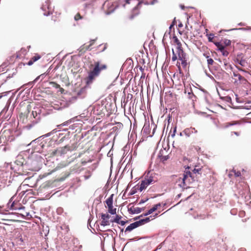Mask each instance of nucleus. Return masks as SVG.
<instances>
[{
  "label": "nucleus",
  "instance_id": "e433bc0d",
  "mask_svg": "<svg viewBox=\"0 0 251 251\" xmlns=\"http://www.w3.org/2000/svg\"><path fill=\"white\" fill-rule=\"evenodd\" d=\"M201 168H198V169L194 168L192 170V173H194V174H195V175H196V174L201 175V173L200 172L201 171Z\"/></svg>",
  "mask_w": 251,
  "mask_h": 251
},
{
  "label": "nucleus",
  "instance_id": "49530a36",
  "mask_svg": "<svg viewBox=\"0 0 251 251\" xmlns=\"http://www.w3.org/2000/svg\"><path fill=\"white\" fill-rule=\"evenodd\" d=\"M220 51L222 52V55L224 56H227L229 54V52L227 50H225V48H224L223 50Z\"/></svg>",
  "mask_w": 251,
  "mask_h": 251
},
{
  "label": "nucleus",
  "instance_id": "b1692460",
  "mask_svg": "<svg viewBox=\"0 0 251 251\" xmlns=\"http://www.w3.org/2000/svg\"><path fill=\"white\" fill-rule=\"evenodd\" d=\"M137 228L134 222L130 224L128 226L126 227L125 230V233H126V232H130L133 229Z\"/></svg>",
  "mask_w": 251,
  "mask_h": 251
},
{
  "label": "nucleus",
  "instance_id": "6e6d98bb",
  "mask_svg": "<svg viewBox=\"0 0 251 251\" xmlns=\"http://www.w3.org/2000/svg\"><path fill=\"white\" fill-rule=\"evenodd\" d=\"M151 217V216H150L149 217H146V218L143 219V220L144 221V224L147 223L150 221V218Z\"/></svg>",
  "mask_w": 251,
  "mask_h": 251
},
{
  "label": "nucleus",
  "instance_id": "9b49d317",
  "mask_svg": "<svg viewBox=\"0 0 251 251\" xmlns=\"http://www.w3.org/2000/svg\"><path fill=\"white\" fill-rule=\"evenodd\" d=\"M190 168V167L189 166H187V168H186L185 171L183 174V178H182V182L178 184V186L183 189H185V186H186V181H187V179L189 177H193V178H194V177L192 176L193 175L192 172L189 170Z\"/></svg>",
  "mask_w": 251,
  "mask_h": 251
},
{
  "label": "nucleus",
  "instance_id": "4c0bfd02",
  "mask_svg": "<svg viewBox=\"0 0 251 251\" xmlns=\"http://www.w3.org/2000/svg\"><path fill=\"white\" fill-rule=\"evenodd\" d=\"M8 108H9V106L5 105V106L4 107V108L0 112V116L4 115L6 113V112L8 111Z\"/></svg>",
  "mask_w": 251,
  "mask_h": 251
},
{
  "label": "nucleus",
  "instance_id": "c9c22d12",
  "mask_svg": "<svg viewBox=\"0 0 251 251\" xmlns=\"http://www.w3.org/2000/svg\"><path fill=\"white\" fill-rule=\"evenodd\" d=\"M192 174L193 175H192V176H193L194 178H193V177H190L191 181H194V182L198 181V179L200 177V176H199L200 175L196 174V175H195V174H194V173H192Z\"/></svg>",
  "mask_w": 251,
  "mask_h": 251
},
{
  "label": "nucleus",
  "instance_id": "603ef678",
  "mask_svg": "<svg viewBox=\"0 0 251 251\" xmlns=\"http://www.w3.org/2000/svg\"><path fill=\"white\" fill-rule=\"evenodd\" d=\"M207 58H208L207 60V64L208 65H212L214 62L213 59H212L211 58H209L208 57H207Z\"/></svg>",
  "mask_w": 251,
  "mask_h": 251
},
{
  "label": "nucleus",
  "instance_id": "c756f323",
  "mask_svg": "<svg viewBox=\"0 0 251 251\" xmlns=\"http://www.w3.org/2000/svg\"><path fill=\"white\" fill-rule=\"evenodd\" d=\"M139 186H138L137 187H136V186H135L134 188H133L130 190V191L129 192V193L128 194V196H132V195H133L134 194H135V193H136L137 190H139Z\"/></svg>",
  "mask_w": 251,
  "mask_h": 251
},
{
  "label": "nucleus",
  "instance_id": "13d9d810",
  "mask_svg": "<svg viewBox=\"0 0 251 251\" xmlns=\"http://www.w3.org/2000/svg\"><path fill=\"white\" fill-rule=\"evenodd\" d=\"M8 94V92H4L0 94V99L4 96H6Z\"/></svg>",
  "mask_w": 251,
  "mask_h": 251
},
{
  "label": "nucleus",
  "instance_id": "1a4fd4ad",
  "mask_svg": "<svg viewBox=\"0 0 251 251\" xmlns=\"http://www.w3.org/2000/svg\"><path fill=\"white\" fill-rule=\"evenodd\" d=\"M106 111L105 106L102 103H98L95 105L91 111V113L94 115L102 117L105 115Z\"/></svg>",
  "mask_w": 251,
  "mask_h": 251
},
{
  "label": "nucleus",
  "instance_id": "0eeeda50",
  "mask_svg": "<svg viewBox=\"0 0 251 251\" xmlns=\"http://www.w3.org/2000/svg\"><path fill=\"white\" fill-rule=\"evenodd\" d=\"M138 3L137 5L134 7L132 11L131 14L129 16V18L130 20L133 19L136 16L139 15L140 11L139 9L141 7V5L142 4H144L145 5H153L154 3H156L157 2V0H153L150 2H149L147 1H144L142 0H138Z\"/></svg>",
  "mask_w": 251,
  "mask_h": 251
},
{
  "label": "nucleus",
  "instance_id": "bf43d9fd",
  "mask_svg": "<svg viewBox=\"0 0 251 251\" xmlns=\"http://www.w3.org/2000/svg\"><path fill=\"white\" fill-rule=\"evenodd\" d=\"M70 123H71V120H69V121H66L65 123H64L62 125H60L57 126H60L61 125H62L63 126H67Z\"/></svg>",
  "mask_w": 251,
  "mask_h": 251
},
{
  "label": "nucleus",
  "instance_id": "774afa93",
  "mask_svg": "<svg viewBox=\"0 0 251 251\" xmlns=\"http://www.w3.org/2000/svg\"><path fill=\"white\" fill-rule=\"evenodd\" d=\"M34 62L32 59H31L27 63V64L29 66H30L32 65Z\"/></svg>",
  "mask_w": 251,
  "mask_h": 251
},
{
  "label": "nucleus",
  "instance_id": "0e129e2a",
  "mask_svg": "<svg viewBox=\"0 0 251 251\" xmlns=\"http://www.w3.org/2000/svg\"><path fill=\"white\" fill-rule=\"evenodd\" d=\"M176 126H175V127H174V128L173 132V133L171 134V136H172V137H173H173H175V133H176Z\"/></svg>",
  "mask_w": 251,
  "mask_h": 251
},
{
  "label": "nucleus",
  "instance_id": "aec40b11",
  "mask_svg": "<svg viewBox=\"0 0 251 251\" xmlns=\"http://www.w3.org/2000/svg\"><path fill=\"white\" fill-rule=\"evenodd\" d=\"M242 54H238L237 58H236L235 62L238 63L242 66H245V63H246L245 60L243 59L242 57Z\"/></svg>",
  "mask_w": 251,
  "mask_h": 251
},
{
  "label": "nucleus",
  "instance_id": "cd10ccee",
  "mask_svg": "<svg viewBox=\"0 0 251 251\" xmlns=\"http://www.w3.org/2000/svg\"><path fill=\"white\" fill-rule=\"evenodd\" d=\"M47 75V74L46 73L41 74V75H40L39 76L37 77L34 79V80L33 81V82H35L37 81L39 79H40V80L42 81L45 77V76Z\"/></svg>",
  "mask_w": 251,
  "mask_h": 251
},
{
  "label": "nucleus",
  "instance_id": "f03ea898",
  "mask_svg": "<svg viewBox=\"0 0 251 251\" xmlns=\"http://www.w3.org/2000/svg\"><path fill=\"white\" fill-rule=\"evenodd\" d=\"M25 167L24 162L18 160H16L14 165H11L10 168L13 171V174L12 173L13 177H18L26 176L27 173L24 170Z\"/></svg>",
  "mask_w": 251,
  "mask_h": 251
},
{
  "label": "nucleus",
  "instance_id": "f704fd0d",
  "mask_svg": "<svg viewBox=\"0 0 251 251\" xmlns=\"http://www.w3.org/2000/svg\"><path fill=\"white\" fill-rule=\"evenodd\" d=\"M137 227L144 225V221L142 219H140L139 221L134 222Z\"/></svg>",
  "mask_w": 251,
  "mask_h": 251
},
{
  "label": "nucleus",
  "instance_id": "473e14b6",
  "mask_svg": "<svg viewBox=\"0 0 251 251\" xmlns=\"http://www.w3.org/2000/svg\"><path fill=\"white\" fill-rule=\"evenodd\" d=\"M103 196L101 195H100L99 197L96 198L94 200V203H96L97 204H99L101 203V200L102 199Z\"/></svg>",
  "mask_w": 251,
  "mask_h": 251
},
{
  "label": "nucleus",
  "instance_id": "5701e85b",
  "mask_svg": "<svg viewBox=\"0 0 251 251\" xmlns=\"http://www.w3.org/2000/svg\"><path fill=\"white\" fill-rule=\"evenodd\" d=\"M239 123L237 122H236V121H232L231 122L226 123L224 124L222 126V127L223 128H227L229 127L230 126H234V125H237Z\"/></svg>",
  "mask_w": 251,
  "mask_h": 251
},
{
  "label": "nucleus",
  "instance_id": "09e8293b",
  "mask_svg": "<svg viewBox=\"0 0 251 251\" xmlns=\"http://www.w3.org/2000/svg\"><path fill=\"white\" fill-rule=\"evenodd\" d=\"M224 43L226 46H228L231 44V41L229 40L225 39L224 41Z\"/></svg>",
  "mask_w": 251,
  "mask_h": 251
},
{
  "label": "nucleus",
  "instance_id": "2eb2a0df",
  "mask_svg": "<svg viewBox=\"0 0 251 251\" xmlns=\"http://www.w3.org/2000/svg\"><path fill=\"white\" fill-rule=\"evenodd\" d=\"M46 136H44V135H42L36 139L32 140L27 146H34L35 145H41L42 144L47 145V141L44 140V138H46Z\"/></svg>",
  "mask_w": 251,
  "mask_h": 251
},
{
  "label": "nucleus",
  "instance_id": "f257e3e1",
  "mask_svg": "<svg viewBox=\"0 0 251 251\" xmlns=\"http://www.w3.org/2000/svg\"><path fill=\"white\" fill-rule=\"evenodd\" d=\"M106 65L105 64L100 65L99 61L94 63V67L88 73V75L85 79L86 85L81 88L77 93V97L82 99L85 97L88 90L91 88V85L96 78L98 77L101 71L105 69Z\"/></svg>",
  "mask_w": 251,
  "mask_h": 251
},
{
  "label": "nucleus",
  "instance_id": "bb28decb",
  "mask_svg": "<svg viewBox=\"0 0 251 251\" xmlns=\"http://www.w3.org/2000/svg\"><path fill=\"white\" fill-rule=\"evenodd\" d=\"M233 76L234 77H237L240 81H246V79L239 73L233 72Z\"/></svg>",
  "mask_w": 251,
  "mask_h": 251
},
{
  "label": "nucleus",
  "instance_id": "37998d69",
  "mask_svg": "<svg viewBox=\"0 0 251 251\" xmlns=\"http://www.w3.org/2000/svg\"><path fill=\"white\" fill-rule=\"evenodd\" d=\"M83 17L81 16L79 13H77L74 17V19L75 21H77L78 20L82 19Z\"/></svg>",
  "mask_w": 251,
  "mask_h": 251
},
{
  "label": "nucleus",
  "instance_id": "2f4dec72",
  "mask_svg": "<svg viewBox=\"0 0 251 251\" xmlns=\"http://www.w3.org/2000/svg\"><path fill=\"white\" fill-rule=\"evenodd\" d=\"M155 211H156L155 209V207H152L151 208L149 209L147 212H146L145 213H143V215L144 216H147L152 213Z\"/></svg>",
  "mask_w": 251,
  "mask_h": 251
},
{
  "label": "nucleus",
  "instance_id": "a878e982",
  "mask_svg": "<svg viewBox=\"0 0 251 251\" xmlns=\"http://www.w3.org/2000/svg\"><path fill=\"white\" fill-rule=\"evenodd\" d=\"M214 44L218 48V50H223L224 48H225V46H224L221 42H214Z\"/></svg>",
  "mask_w": 251,
  "mask_h": 251
},
{
  "label": "nucleus",
  "instance_id": "423d86ee",
  "mask_svg": "<svg viewBox=\"0 0 251 251\" xmlns=\"http://www.w3.org/2000/svg\"><path fill=\"white\" fill-rule=\"evenodd\" d=\"M14 197H12L9 200L7 206L9 207V208L10 210H21L22 213L19 214L20 216L22 217L23 218H25L26 217H31V215L29 214V212H25V207L24 206H21L20 207H17L15 206V201H13Z\"/></svg>",
  "mask_w": 251,
  "mask_h": 251
},
{
  "label": "nucleus",
  "instance_id": "338daca9",
  "mask_svg": "<svg viewBox=\"0 0 251 251\" xmlns=\"http://www.w3.org/2000/svg\"><path fill=\"white\" fill-rule=\"evenodd\" d=\"M144 217V215H143V214H142V215L139 216H137V217H135L133 220H137L139 219H140L141 217Z\"/></svg>",
  "mask_w": 251,
  "mask_h": 251
},
{
  "label": "nucleus",
  "instance_id": "e2e57ef3",
  "mask_svg": "<svg viewBox=\"0 0 251 251\" xmlns=\"http://www.w3.org/2000/svg\"><path fill=\"white\" fill-rule=\"evenodd\" d=\"M148 200V199H146V200L142 199L140 200V202H139L138 204L141 205L145 202H146Z\"/></svg>",
  "mask_w": 251,
  "mask_h": 251
},
{
  "label": "nucleus",
  "instance_id": "4468645a",
  "mask_svg": "<svg viewBox=\"0 0 251 251\" xmlns=\"http://www.w3.org/2000/svg\"><path fill=\"white\" fill-rule=\"evenodd\" d=\"M178 58L181 61V65L183 68H185L187 64V61L188 57L187 54L184 51H181V52H178Z\"/></svg>",
  "mask_w": 251,
  "mask_h": 251
},
{
  "label": "nucleus",
  "instance_id": "20e7f679",
  "mask_svg": "<svg viewBox=\"0 0 251 251\" xmlns=\"http://www.w3.org/2000/svg\"><path fill=\"white\" fill-rule=\"evenodd\" d=\"M44 160L43 157L37 154L32 155V158L28 159L27 163L30 164V169L33 171H38L40 168L43 161Z\"/></svg>",
  "mask_w": 251,
  "mask_h": 251
},
{
  "label": "nucleus",
  "instance_id": "864d4df0",
  "mask_svg": "<svg viewBox=\"0 0 251 251\" xmlns=\"http://www.w3.org/2000/svg\"><path fill=\"white\" fill-rule=\"evenodd\" d=\"M188 96L189 98L192 99V100H194L193 98H196V96L193 94V93L192 92L188 93Z\"/></svg>",
  "mask_w": 251,
  "mask_h": 251
},
{
  "label": "nucleus",
  "instance_id": "c03bdc74",
  "mask_svg": "<svg viewBox=\"0 0 251 251\" xmlns=\"http://www.w3.org/2000/svg\"><path fill=\"white\" fill-rule=\"evenodd\" d=\"M214 37V35L212 33H210L208 35V40L209 42H212Z\"/></svg>",
  "mask_w": 251,
  "mask_h": 251
},
{
  "label": "nucleus",
  "instance_id": "7ed1b4c3",
  "mask_svg": "<svg viewBox=\"0 0 251 251\" xmlns=\"http://www.w3.org/2000/svg\"><path fill=\"white\" fill-rule=\"evenodd\" d=\"M16 180L12 175V172L4 170L0 173V182L4 186H9L13 182L15 183Z\"/></svg>",
  "mask_w": 251,
  "mask_h": 251
},
{
  "label": "nucleus",
  "instance_id": "393cba45",
  "mask_svg": "<svg viewBox=\"0 0 251 251\" xmlns=\"http://www.w3.org/2000/svg\"><path fill=\"white\" fill-rule=\"evenodd\" d=\"M89 49V47H87L85 49L84 45L81 46L77 50L78 51V55H81L86 50Z\"/></svg>",
  "mask_w": 251,
  "mask_h": 251
},
{
  "label": "nucleus",
  "instance_id": "4be33fe9",
  "mask_svg": "<svg viewBox=\"0 0 251 251\" xmlns=\"http://www.w3.org/2000/svg\"><path fill=\"white\" fill-rule=\"evenodd\" d=\"M113 196H114V194H111L110 196V197L105 201V202H106L108 207L112 206L113 205Z\"/></svg>",
  "mask_w": 251,
  "mask_h": 251
},
{
  "label": "nucleus",
  "instance_id": "72a5a7b5",
  "mask_svg": "<svg viewBox=\"0 0 251 251\" xmlns=\"http://www.w3.org/2000/svg\"><path fill=\"white\" fill-rule=\"evenodd\" d=\"M110 225V222L108 221V219L102 220L101 222L100 225L101 226H108Z\"/></svg>",
  "mask_w": 251,
  "mask_h": 251
},
{
  "label": "nucleus",
  "instance_id": "69168bd1",
  "mask_svg": "<svg viewBox=\"0 0 251 251\" xmlns=\"http://www.w3.org/2000/svg\"><path fill=\"white\" fill-rule=\"evenodd\" d=\"M161 206V204L160 203L155 204L153 206V207H155V210L157 209V208Z\"/></svg>",
  "mask_w": 251,
  "mask_h": 251
},
{
  "label": "nucleus",
  "instance_id": "dca6fc26",
  "mask_svg": "<svg viewBox=\"0 0 251 251\" xmlns=\"http://www.w3.org/2000/svg\"><path fill=\"white\" fill-rule=\"evenodd\" d=\"M42 10L44 11L43 15L45 16H48L52 14L50 8L47 2H46L45 4H43L41 7Z\"/></svg>",
  "mask_w": 251,
  "mask_h": 251
},
{
  "label": "nucleus",
  "instance_id": "7c9ffc66",
  "mask_svg": "<svg viewBox=\"0 0 251 251\" xmlns=\"http://www.w3.org/2000/svg\"><path fill=\"white\" fill-rule=\"evenodd\" d=\"M59 131V130H58L57 129H54L51 131H50L46 134H44V136H46V137H49L50 135H51L54 133L57 134V133Z\"/></svg>",
  "mask_w": 251,
  "mask_h": 251
},
{
  "label": "nucleus",
  "instance_id": "6ab92c4d",
  "mask_svg": "<svg viewBox=\"0 0 251 251\" xmlns=\"http://www.w3.org/2000/svg\"><path fill=\"white\" fill-rule=\"evenodd\" d=\"M183 132L185 135L189 137L192 133H197V130L194 127H191L190 128H187L185 129L183 131Z\"/></svg>",
  "mask_w": 251,
  "mask_h": 251
},
{
  "label": "nucleus",
  "instance_id": "4d7b16f0",
  "mask_svg": "<svg viewBox=\"0 0 251 251\" xmlns=\"http://www.w3.org/2000/svg\"><path fill=\"white\" fill-rule=\"evenodd\" d=\"M6 67V65L5 64H2L0 66V72L3 71L4 68Z\"/></svg>",
  "mask_w": 251,
  "mask_h": 251
},
{
  "label": "nucleus",
  "instance_id": "f8f14e48",
  "mask_svg": "<svg viewBox=\"0 0 251 251\" xmlns=\"http://www.w3.org/2000/svg\"><path fill=\"white\" fill-rule=\"evenodd\" d=\"M155 182L152 176H150L148 178H145L144 180L141 181L139 186V191L142 192L144 189H146L148 186Z\"/></svg>",
  "mask_w": 251,
  "mask_h": 251
},
{
  "label": "nucleus",
  "instance_id": "a19ab883",
  "mask_svg": "<svg viewBox=\"0 0 251 251\" xmlns=\"http://www.w3.org/2000/svg\"><path fill=\"white\" fill-rule=\"evenodd\" d=\"M159 157L160 158L161 160L163 162L167 160L169 158V156L168 155H165V156H161L159 155Z\"/></svg>",
  "mask_w": 251,
  "mask_h": 251
},
{
  "label": "nucleus",
  "instance_id": "9d476101",
  "mask_svg": "<svg viewBox=\"0 0 251 251\" xmlns=\"http://www.w3.org/2000/svg\"><path fill=\"white\" fill-rule=\"evenodd\" d=\"M32 147V151L31 152L32 153H42V155L45 157L46 156V152L48 151H50V150H48V148H49V145H44L42 144L41 145H35L34 146H31Z\"/></svg>",
  "mask_w": 251,
  "mask_h": 251
},
{
  "label": "nucleus",
  "instance_id": "a18cd8bd",
  "mask_svg": "<svg viewBox=\"0 0 251 251\" xmlns=\"http://www.w3.org/2000/svg\"><path fill=\"white\" fill-rule=\"evenodd\" d=\"M194 182H195L194 181H191V178L189 177L187 179V181H186V186H185V189H187V188H189L190 187L189 186H187V184H192V183H193Z\"/></svg>",
  "mask_w": 251,
  "mask_h": 251
},
{
  "label": "nucleus",
  "instance_id": "052dcab7",
  "mask_svg": "<svg viewBox=\"0 0 251 251\" xmlns=\"http://www.w3.org/2000/svg\"><path fill=\"white\" fill-rule=\"evenodd\" d=\"M237 29H239V30H246V28H233V29H229V30H225L224 31H231V30H237Z\"/></svg>",
  "mask_w": 251,
  "mask_h": 251
},
{
  "label": "nucleus",
  "instance_id": "c85d7f7f",
  "mask_svg": "<svg viewBox=\"0 0 251 251\" xmlns=\"http://www.w3.org/2000/svg\"><path fill=\"white\" fill-rule=\"evenodd\" d=\"M108 208V213L111 214V215H116V208H113V205L112 206L109 207Z\"/></svg>",
  "mask_w": 251,
  "mask_h": 251
},
{
  "label": "nucleus",
  "instance_id": "412c9836",
  "mask_svg": "<svg viewBox=\"0 0 251 251\" xmlns=\"http://www.w3.org/2000/svg\"><path fill=\"white\" fill-rule=\"evenodd\" d=\"M143 133L148 135L150 133V123L149 121L146 122L142 128Z\"/></svg>",
  "mask_w": 251,
  "mask_h": 251
},
{
  "label": "nucleus",
  "instance_id": "58836bf2",
  "mask_svg": "<svg viewBox=\"0 0 251 251\" xmlns=\"http://www.w3.org/2000/svg\"><path fill=\"white\" fill-rule=\"evenodd\" d=\"M101 218L102 220L109 219L110 218V216L108 214H101Z\"/></svg>",
  "mask_w": 251,
  "mask_h": 251
},
{
  "label": "nucleus",
  "instance_id": "3c124183",
  "mask_svg": "<svg viewBox=\"0 0 251 251\" xmlns=\"http://www.w3.org/2000/svg\"><path fill=\"white\" fill-rule=\"evenodd\" d=\"M172 50H173V56H172V60L173 61H175L177 59V57L176 54L175 53L173 49Z\"/></svg>",
  "mask_w": 251,
  "mask_h": 251
},
{
  "label": "nucleus",
  "instance_id": "ddd939ff",
  "mask_svg": "<svg viewBox=\"0 0 251 251\" xmlns=\"http://www.w3.org/2000/svg\"><path fill=\"white\" fill-rule=\"evenodd\" d=\"M56 136L58 138H60L59 143H61L64 140L70 138V131H68V128H64L62 130H60Z\"/></svg>",
  "mask_w": 251,
  "mask_h": 251
},
{
  "label": "nucleus",
  "instance_id": "ea45409f",
  "mask_svg": "<svg viewBox=\"0 0 251 251\" xmlns=\"http://www.w3.org/2000/svg\"><path fill=\"white\" fill-rule=\"evenodd\" d=\"M122 219V216L119 215H116L114 218V221H116V223L118 224Z\"/></svg>",
  "mask_w": 251,
  "mask_h": 251
},
{
  "label": "nucleus",
  "instance_id": "79ce46f5",
  "mask_svg": "<svg viewBox=\"0 0 251 251\" xmlns=\"http://www.w3.org/2000/svg\"><path fill=\"white\" fill-rule=\"evenodd\" d=\"M176 49L177 54H178V52H181V51H184L181 47V44H179V45H177Z\"/></svg>",
  "mask_w": 251,
  "mask_h": 251
},
{
  "label": "nucleus",
  "instance_id": "f3484780",
  "mask_svg": "<svg viewBox=\"0 0 251 251\" xmlns=\"http://www.w3.org/2000/svg\"><path fill=\"white\" fill-rule=\"evenodd\" d=\"M83 1H86L83 4L84 10L86 11L87 9L93 8L94 4V0H82Z\"/></svg>",
  "mask_w": 251,
  "mask_h": 251
},
{
  "label": "nucleus",
  "instance_id": "de8ad7c7",
  "mask_svg": "<svg viewBox=\"0 0 251 251\" xmlns=\"http://www.w3.org/2000/svg\"><path fill=\"white\" fill-rule=\"evenodd\" d=\"M173 39L174 40V42H175V43H176L177 45H179V44H181L180 42L179 41V40L178 39L177 37L176 36L174 35L173 36Z\"/></svg>",
  "mask_w": 251,
  "mask_h": 251
},
{
  "label": "nucleus",
  "instance_id": "39448f33",
  "mask_svg": "<svg viewBox=\"0 0 251 251\" xmlns=\"http://www.w3.org/2000/svg\"><path fill=\"white\" fill-rule=\"evenodd\" d=\"M32 115L34 118L33 122L34 124H37L40 121L42 117L46 116L45 109L43 106L37 105L33 108Z\"/></svg>",
  "mask_w": 251,
  "mask_h": 251
},
{
  "label": "nucleus",
  "instance_id": "6e6552de",
  "mask_svg": "<svg viewBox=\"0 0 251 251\" xmlns=\"http://www.w3.org/2000/svg\"><path fill=\"white\" fill-rule=\"evenodd\" d=\"M75 147L74 146H70L69 145H66L64 147L59 148L57 149L53 150H50V155H62L66 153L68 151H73L75 150Z\"/></svg>",
  "mask_w": 251,
  "mask_h": 251
},
{
  "label": "nucleus",
  "instance_id": "5fc2aeb1",
  "mask_svg": "<svg viewBox=\"0 0 251 251\" xmlns=\"http://www.w3.org/2000/svg\"><path fill=\"white\" fill-rule=\"evenodd\" d=\"M128 222V221H121L120 220V221L119 222V223H118V224H120L121 226H123L125 225Z\"/></svg>",
  "mask_w": 251,
  "mask_h": 251
},
{
  "label": "nucleus",
  "instance_id": "a211bd4d",
  "mask_svg": "<svg viewBox=\"0 0 251 251\" xmlns=\"http://www.w3.org/2000/svg\"><path fill=\"white\" fill-rule=\"evenodd\" d=\"M144 210V208L140 207H130L128 208V212L131 214H139Z\"/></svg>",
  "mask_w": 251,
  "mask_h": 251
},
{
  "label": "nucleus",
  "instance_id": "8fccbe9b",
  "mask_svg": "<svg viewBox=\"0 0 251 251\" xmlns=\"http://www.w3.org/2000/svg\"><path fill=\"white\" fill-rule=\"evenodd\" d=\"M41 56L39 55H37L34 56H33L31 59L34 61L35 62L39 60Z\"/></svg>",
  "mask_w": 251,
  "mask_h": 251
},
{
  "label": "nucleus",
  "instance_id": "680f3d73",
  "mask_svg": "<svg viewBox=\"0 0 251 251\" xmlns=\"http://www.w3.org/2000/svg\"><path fill=\"white\" fill-rule=\"evenodd\" d=\"M88 175H85L83 176V177H84L85 180H87L89 179L91 176V174L89 172L88 173Z\"/></svg>",
  "mask_w": 251,
  "mask_h": 251
}]
</instances>
